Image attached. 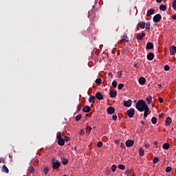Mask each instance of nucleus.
Masks as SVG:
<instances>
[{"instance_id": "nucleus-2", "label": "nucleus", "mask_w": 176, "mask_h": 176, "mask_svg": "<svg viewBox=\"0 0 176 176\" xmlns=\"http://www.w3.org/2000/svg\"><path fill=\"white\" fill-rule=\"evenodd\" d=\"M52 168L54 170H58V168L61 167V162H58V160H56V158L52 159Z\"/></svg>"}, {"instance_id": "nucleus-17", "label": "nucleus", "mask_w": 176, "mask_h": 176, "mask_svg": "<svg viewBox=\"0 0 176 176\" xmlns=\"http://www.w3.org/2000/svg\"><path fill=\"white\" fill-rule=\"evenodd\" d=\"M91 109L90 108V107L87 105L83 107L82 111L85 112V113H88V112H90Z\"/></svg>"}, {"instance_id": "nucleus-48", "label": "nucleus", "mask_w": 176, "mask_h": 176, "mask_svg": "<svg viewBox=\"0 0 176 176\" xmlns=\"http://www.w3.org/2000/svg\"><path fill=\"white\" fill-rule=\"evenodd\" d=\"M158 100L160 102V104H162L163 102V98H162L159 97Z\"/></svg>"}, {"instance_id": "nucleus-28", "label": "nucleus", "mask_w": 176, "mask_h": 176, "mask_svg": "<svg viewBox=\"0 0 176 176\" xmlns=\"http://www.w3.org/2000/svg\"><path fill=\"white\" fill-rule=\"evenodd\" d=\"M139 155H140V156H144V155H145V151H144V148H140Z\"/></svg>"}, {"instance_id": "nucleus-11", "label": "nucleus", "mask_w": 176, "mask_h": 176, "mask_svg": "<svg viewBox=\"0 0 176 176\" xmlns=\"http://www.w3.org/2000/svg\"><path fill=\"white\" fill-rule=\"evenodd\" d=\"M125 145L128 148H130V146H133L134 145V140H126L125 142Z\"/></svg>"}, {"instance_id": "nucleus-9", "label": "nucleus", "mask_w": 176, "mask_h": 176, "mask_svg": "<svg viewBox=\"0 0 176 176\" xmlns=\"http://www.w3.org/2000/svg\"><path fill=\"white\" fill-rule=\"evenodd\" d=\"M118 96V91L116 90L111 91H109V96L111 98H115Z\"/></svg>"}, {"instance_id": "nucleus-55", "label": "nucleus", "mask_w": 176, "mask_h": 176, "mask_svg": "<svg viewBox=\"0 0 176 176\" xmlns=\"http://www.w3.org/2000/svg\"><path fill=\"white\" fill-rule=\"evenodd\" d=\"M164 113H161L159 115V118H164Z\"/></svg>"}, {"instance_id": "nucleus-5", "label": "nucleus", "mask_w": 176, "mask_h": 176, "mask_svg": "<svg viewBox=\"0 0 176 176\" xmlns=\"http://www.w3.org/2000/svg\"><path fill=\"white\" fill-rule=\"evenodd\" d=\"M160 20H162V15H160V14H157L153 18V21H154V23H159Z\"/></svg>"}, {"instance_id": "nucleus-1", "label": "nucleus", "mask_w": 176, "mask_h": 176, "mask_svg": "<svg viewBox=\"0 0 176 176\" xmlns=\"http://www.w3.org/2000/svg\"><path fill=\"white\" fill-rule=\"evenodd\" d=\"M135 108L139 111V112H144V110L148 108V104H146V102H145V100H140L136 103Z\"/></svg>"}, {"instance_id": "nucleus-33", "label": "nucleus", "mask_w": 176, "mask_h": 176, "mask_svg": "<svg viewBox=\"0 0 176 176\" xmlns=\"http://www.w3.org/2000/svg\"><path fill=\"white\" fill-rule=\"evenodd\" d=\"M172 7L174 10H176V0H174L172 3Z\"/></svg>"}, {"instance_id": "nucleus-57", "label": "nucleus", "mask_w": 176, "mask_h": 176, "mask_svg": "<svg viewBox=\"0 0 176 176\" xmlns=\"http://www.w3.org/2000/svg\"><path fill=\"white\" fill-rule=\"evenodd\" d=\"M162 1H163V0H156V3H161Z\"/></svg>"}, {"instance_id": "nucleus-13", "label": "nucleus", "mask_w": 176, "mask_h": 176, "mask_svg": "<svg viewBox=\"0 0 176 176\" xmlns=\"http://www.w3.org/2000/svg\"><path fill=\"white\" fill-rule=\"evenodd\" d=\"M170 53L171 56H175V53H176V47L175 46L170 47Z\"/></svg>"}, {"instance_id": "nucleus-60", "label": "nucleus", "mask_w": 176, "mask_h": 176, "mask_svg": "<svg viewBox=\"0 0 176 176\" xmlns=\"http://www.w3.org/2000/svg\"><path fill=\"white\" fill-rule=\"evenodd\" d=\"M140 123H141L142 124H145V122H144V121H141Z\"/></svg>"}, {"instance_id": "nucleus-36", "label": "nucleus", "mask_w": 176, "mask_h": 176, "mask_svg": "<svg viewBox=\"0 0 176 176\" xmlns=\"http://www.w3.org/2000/svg\"><path fill=\"white\" fill-rule=\"evenodd\" d=\"M62 164H63V166H65L67 164H68V160L67 159H63L62 161Z\"/></svg>"}, {"instance_id": "nucleus-47", "label": "nucleus", "mask_w": 176, "mask_h": 176, "mask_svg": "<svg viewBox=\"0 0 176 176\" xmlns=\"http://www.w3.org/2000/svg\"><path fill=\"white\" fill-rule=\"evenodd\" d=\"M149 146H151L149 144H148L147 143L144 144V148H146V149H148L149 148Z\"/></svg>"}, {"instance_id": "nucleus-14", "label": "nucleus", "mask_w": 176, "mask_h": 176, "mask_svg": "<svg viewBox=\"0 0 176 176\" xmlns=\"http://www.w3.org/2000/svg\"><path fill=\"white\" fill-rule=\"evenodd\" d=\"M121 42L124 43V42H129V36L127 35L124 34L123 36H121Z\"/></svg>"}, {"instance_id": "nucleus-53", "label": "nucleus", "mask_w": 176, "mask_h": 176, "mask_svg": "<svg viewBox=\"0 0 176 176\" xmlns=\"http://www.w3.org/2000/svg\"><path fill=\"white\" fill-rule=\"evenodd\" d=\"M47 173H49V170L47 169V168H45V174H47Z\"/></svg>"}, {"instance_id": "nucleus-8", "label": "nucleus", "mask_w": 176, "mask_h": 176, "mask_svg": "<svg viewBox=\"0 0 176 176\" xmlns=\"http://www.w3.org/2000/svg\"><path fill=\"white\" fill-rule=\"evenodd\" d=\"M123 104H124V107H126L127 108H130V106L131 105V104H133V100H131L130 99L127 101L124 100Z\"/></svg>"}, {"instance_id": "nucleus-43", "label": "nucleus", "mask_w": 176, "mask_h": 176, "mask_svg": "<svg viewBox=\"0 0 176 176\" xmlns=\"http://www.w3.org/2000/svg\"><path fill=\"white\" fill-rule=\"evenodd\" d=\"M97 146L98 148H101V146H102V142H98L97 144Z\"/></svg>"}, {"instance_id": "nucleus-21", "label": "nucleus", "mask_w": 176, "mask_h": 176, "mask_svg": "<svg viewBox=\"0 0 176 176\" xmlns=\"http://www.w3.org/2000/svg\"><path fill=\"white\" fill-rule=\"evenodd\" d=\"M160 10H162V12H166V10H167V6L161 4L160 6Z\"/></svg>"}, {"instance_id": "nucleus-29", "label": "nucleus", "mask_w": 176, "mask_h": 176, "mask_svg": "<svg viewBox=\"0 0 176 176\" xmlns=\"http://www.w3.org/2000/svg\"><path fill=\"white\" fill-rule=\"evenodd\" d=\"M151 123L153 124H156V123H157V118L156 117H153L151 118Z\"/></svg>"}, {"instance_id": "nucleus-56", "label": "nucleus", "mask_w": 176, "mask_h": 176, "mask_svg": "<svg viewBox=\"0 0 176 176\" xmlns=\"http://www.w3.org/2000/svg\"><path fill=\"white\" fill-rule=\"evenodd\" d=\"M121 148H122V149L126 148V146H124V144L123 143L121 144Z\"/></svg>"}, {"instance_id": "nucleus-39", "label": "nucleus", "mask_w": 176, "mask_h": 176, "mask_svg": "<svg viewBox=\"0 0 176 176\" xmlns=\"http://www.w3.org/2000/svg\"><path fill=\"white\" fill-rule=\"evenodd\" d=\"M159 162V157H155L154 159H153V163L154 164H156V163H158Z\"/></svg>"}, {"instance_id": "nucleus-45", "label": "nucleus", "mask_w": 176, "mask_h": 176, "mask_svg": "<svg viewBox=\"0 0 176 176\" xmlns=\"http://www.w3.org/2000/svg\"><path fill=\"white\" fill-rule=\"evenodd\" d=\"M80 135H85V129H81L79 132Z\"/></svg>"}, {"instance_id": "nucleus-24", "label": "nucleus", "mask_w": 176, "mask_h": 176, "mask_svg": "<svg viewBox=\"0 0 176 176\" xmlns=\"http://www.w3.org/2000/svg\"><path fill=\"white\" fill-rule=\"evenodd\" d=\"M28 173H31L32 174H34L35 173V169L32 166H29L28 169Z\"/></svg>"}, {"instance_id": "nucleus-4", "label": "nucleus", "mask_w": 176, "mask_h": 176, "mask_svg": "<svg viewBox=\"0 0 176 176\" xmlns=\"http://www.w3.org/2000/svg\"><path fill=\"white\" fill-rule=\"evenodd\" d=\"M134 113H135V110L134 109H130L126 111V115L130 118L134 116Z\"/></svg>"}, {"instance_id": "nucleus-50", "label": "nucleus", "mask_w": 176, "mask_h": 176, "mask_svg": "<svg viewBox=\"0 0 176 176\" xmlns=\"http://www.w3.org/2000/svg\"><path fill=\"white\" fill-rule=\"evenodd\" d=\"M65 141H67V142L69 141V137L65 136Z\"/></svg>"}, {"instance_id": "nucleus-25", "label": "nucleus", "mask_w": 176, "mask_h": 176, "mask_svg": "<svg viewBox=\"0 0 176 176\" xmlns=\"http://www.w3.org/2000/svg\"><path fill=\"white\" fill-rule=\"evenodd\" d=\"M155 13V9L151 8L148 12H147V16H151V14H153Z\"/></svg>"}, {"instance_id": "nucleus-12", "label": "nucleus", "mask_w": 176, "mask_h": 176, "mask_svg": "<svg viewBox=\"0 0 176 176\" xmlns=\"http://www.w3.org/2000/svg\"><path fill=\"white\" fill-rule=\"evenodd\" d=\"M154 57H155V54H153V52H150L147 54V60H148V61H152Z\"/></svg>"}, {"instance_id": "nucleus-7", "label": "nucleus", "mask_w": 176, "mask_h": 176, "mask_svg": "<svg viewBox=\"0 0 176 176\" xmlns=\"http://www.w3.org/2000/svg\"><path fill=\"white\" fill-rule=\"evenodd\" d=\"M107 112L109 115H113L115 113V107H109L107 109Z\"/></svg>"}, {"instance_id": "nucleus-22", "label": "nucleus", "mask_w": 176, "mask_h": 176, "mask_svg": "<svg viewBox=\"0 0 176 176\" xmlns=\"http://www.w3.org/2000/svg\"><path fill=\"white\" fill-rule=\"evenodd\" d=\"M146 24V23L145 22H140V23H138V25L139 27H140V28H142V30H144V28H145Z\"/></svg>"}, {"instance_id": "nucleus-49", "label": "nucleus", "mask_w": 176, "mask_h": 176, "mask_svg": "<svg viewBox=\"0 0 176 176\" xmlns=\"http://www.w3.org/2000/svg\"><path fill=\"white\" fill-rule=\"evenodd\" d=\"M118 78H122V71L118 72Z\"/></svg>"}, {"instance_id": "nucleus-42", "label": "nucleus", "mask_w": 176, "mask_h": 176, "mask_svg": "<svg viewBox=\"0 0 176 176\" xmlns=\"http://www.w3.org/2000/svg\"><path fill=\"white\" fill-rule=\"evenodd\" d=\"M164 71H170V66L168 65H166L164 67Z\"/></svg>"}, {"instance_id": "nucleus-23", "label": "nucleus", "mask_w": 176, "mask_h": 176, "mask_svg": "<svg viewBox=\"0 0 176 176\" xmlns=\"http://www.w3.org/2000/svg\"><path fill=\"white\" fill-rule=\"evenodd\" d=\"M2 171L3 173H6V174H8V173H9V169L8 168L7 166H6V165H3L2 166Z\"/></svg>"}, {"instance_id": "nucleus-62", "label": "nucleus", "mask_w": 176, "mask_h": 176, "mask_svg": "<svg viewBox=\"0 0 176 176\" xmlns=\"http://www.w3.org/2000/svg\"><path fill=\"white\" fill-rule=\"evenodd\" d=\"M73 149L74 151H76V146H75Z\"/></svg>"}, {"instance_id": "nucleus-58", "label": "nucleus", "mask_w": 176, "mask_h": 176, "mask_svg": "<svg viewBox=\"0 0 176 176\" xmlns=\"http://www.w3.org/2000/svg\"><path fill=\"white\" fill-rule=\"evenodd\" d=\"M158 89H162V84L158 85Z\"/></svg>"}, {"instance_id": "nucleus-59", "label": "nucleus", "mask_w": 176, "mask_h": 176, "mask_svg": "<svg viewBox=\"0 0 176 176\" xmlns=\"http://www.w3.org/2000/svg\"><path fill=\"white\" fill-rule=\"evenodd\" d=\"M153 144L154 145H157V141H154Z\"/></svg>"}, {"instance_id": "nucleus-51", "label": "nucleus", "mask_w": 176, "mask_h": 176, "mask_svg": "<svg viewBox=\"0 0 176 176\" xmlns=\"http://www.w3.org/2000/svg\"><path fill=\"white\" fill-rule=\"evenodd\" d=\"M106 174H107V175H111V170H107Z\"/></svg>"}, {"instance_id": "nucleus-37", "label": "nucleus", "mask_w": 176, "mask_h": 176, "mask_svg": "<svg viewBox=\"0 0 176 176\" xmlns=\"http://www.w3.org/2000/svg\"><path fill=\"white\" fill-rule=\"evenodd\" d=\"M112 86L113 87L116 88V87H118V82H116V80H113L112 82Z\"/></svg>"}, {"instance_id": "nucleus-52", "label": "nucleus", "mask_w": 176, "mask_h": 176, "mask_svg": "<svg viewBox=\"0 0 176 176\" xmlns=\"http://www.w3.org/2000/svg\"><path fill=\"white\" fill-rule=\"evenodd\" d=\"M91 126H87L86 130H88L89 131H91Z\"/></svg>"}, {"instance_id": "nucleus-30", "label": "nucleus", "mask_w": 176, "mask_h": 176, "mask_svg": "<svg viewBox=\"0 0 176 176\" xmlns=\"http://www.w3.org/2000/svg\"><path fill=\"white\" fill-rule=\"evenodd\" d=\"M82 118V114H78L76 116L75 120L76 122H79L80 120V118Z\"/></svg>"}, {"instance_id": "nucleus-27", "label": "nucleus", "mask_w": 176, "mask_h": 176, "mask_svg": "<svg viewBox=\"0 0 176 176\" xmlns=\"http://www.w3.org/2000/svg\"><path fill=\"white\" fill-rule=\"evenodd\" d=\"M163 149L168 150L170 148V144L168 143H164L162 146Z\"/></svg>"}, {"instance_id": "nucleus-35", "label": "nucleus", "mask_w": 176, "mask_h": 176, "mask_svg": "<svg viewBox=\"0 0 176 176\" xmlns=\"http://www.w3.org/2000/svg\"><path fill=\"white\" fill-rule=\"evenodd\" d=\"M81 108H82V104H78L77 105V111H76L77 113H79V111H80Z\"/></svg>"}, {"instance_id": "nucleus-34", "label": "nucleus", "mask_w": 176, "mask_h": 176, "mask_svg": "<svg viewBox=\"0 0 176 176\" xmlns=\"http://www.w3.org/2000/svg\"><path fill=\"white\" fill-rule=\"evenodd\" d=\"M118 167L120 170H124L126 168V166L124 164H120Z\"/></svg>"}, {"instance_id": "nucleus-40", "label": "nucleus", "mask_w": 176, "mask_h": 176, "mask_svg": "<svg viewBox=\"0 0 176 176\" xmlns=\"http://www.w3.org/2000/svg\"><path fill=\"white\" fill-rule=\"evenodd\" d=\"M116 168H118V167L115 164H113L111 166V170L113 173H115V171H116Z\"/></svg>"}, {"instance_id": "nucleus-46", "label": "nucleus", "mask_w": 176, "mask_h": 176, "mask_svg": "<svg viewBox=\"0 0 176 176\" xmlns=\"http://www.w3.org/2000/svg\"><path fill=\"white\" fill-rule=\"evenodd\" d=\"M130 173H131V170L130 169H127L126 171H125V175H129V174H130Z\"/></svg>"}, {"instance_id": "nucleus-26", "label": "nucleus", "mask_w": 176, "mask_h": 176, "mask_svg": "<svg viewBox=\"0 0 176 176\" xmlns=\"http://www.w3.org/2000/svg\"><path fill=\"white\" fill-rule=\"evenodd\" d=\"M146 30L147 31V32H149L151 31V22H147Z\"/></svg>"}, {"instance_id": "nucleus-19", "label": "nucleus", "mask_w": 176, "mask_h": 176, "mask_svg": "<svg viewBox=\"0 0 176 176\" xmlns=\"http://www.w3.org/2000/svg\"><path fill=\"white\" fill-rule=\"evenodd\" d=\"M96 96H91L89 98V102L91 103L92 104H94V102H96Z\"/></svg>"}, {"instance_id": "nucleus-64", "label": "nucleus", "mask_w": 176, "mask_h": 176, "mask_svg": "<svg viewBox=\"0 0 176 176\" xmlns=\"http://www.w3.org/2000/svg\"><path fill=\"white\" fill-rule=\"evenodd\" d=\"M115 144H118V140H116Z\"/></svg>"}, {"instance_id": "nucleus-38", "label": "nucleus", "mask_w": 176, "mask_h": 176, "mask_svg": "<svg viewBox=\"0 0 176 176\" xmlns=\"http://www.w3.org/2000/svg\"><path fill=\"white\" fill-rule=\"evenodd\" d=\"M124 87V84L120 83L118 85V90H122Z\"/></svg>"}, {"instance_id": "nucleus-54", "label": "nucleus", "mask_w": 176, "mask_h": 176, "mask_svg": "<svg viewBox=\"0 0 176 176\" xmlns=\"http://www.w3.org/2000/svg\"><path fill=\"white\" fill-rule=\"evenodd\" d=\"M172 20H176V14L172 16Z\"/></svg>"}, {"instance_id": "nucleus-32", "label": "nucleus", "mask_w": 176, "mask_h": 176, "mask_svg": "<svg viewBox=\"0 0 176 176\" xmlns=\"http://www.w3.org/2000/svg\"><path fill=\"white\" fill-rule=\"evenodd\" d=\"M95 82L96 85H101V83H102V80H101V78H97Z\"/></svg>"}, {"instance_id": "nucleus-61", "label": "nucleus", "mask_w": 176, "mask_h": 176, "mask_svg": "<svg viewBox=\"0 0 176 176\" xmlns=\"http://www.w3.org/2000/svg\"><path fill=\"white\" fill-rule=\"evenodd\" d=\"M116 10H117V12H119V7H116Z\"/></svg>"}, {"instance_id": "nucleus-44", "label": "nucleus", "mask_w": 176, "mask_h": 176, "mask_svg": "<svg viewBox=\"0 0 176 176\" xmlns=\"http://www.w3.org/2000/svg\"><path fill=\"white\" fill-rule=\"evenodd\" d=\"M112 119L116 122V120H118V116L116 115H113L112 116Z\"/></svg>"}, {"instance_id": "nucleus-31", "label": "nucleus", "mask_w": 176, "mask_h": 176, "mask_svg": "<svg viewBox=\"0 0 176 176\" xmlns=\"http://www.w3.org/2000/svg\"><path fill=\"white\" fill-rule=\"evenodd\" d=\"M146 100L148 104H151V102H152V96H149L148 98H146Z\"/></svg>"}, {"instance_id": "nucleus-6", "label": "nucleus", "mask_w": 176, "mask_h": 176, "mask_svg": "<svg viewBox=\"0 0 176 176\" xmlns=\"http://www.w3.org/2000/svg\"><path fill=\"white\" fill-rule=\"evenodd\" d=\"M145 36V32H142V34H138L136 36L137 41H142Z\"/></svg>"}, {"instance_id": "nucleus-18", "label": "nucleus", "mask_w": 176, "mask_h": 176, "mask_svg": "<svg viewBox=\"0 0 176 176\" xmlns=\"http://www.w3.org/2000/svg\"><path fill=\"white\" fill-rule=\"evenodd\" d=\"M146 82V79H145L144 77H140L139 78V83H140V85H145Z\"/></svg>"}, {"instance_id": "nucleus-10", "label": "nucleus", "mask_w": 176, "mask_h": 176, "mask_svg": "<svg viewBox=\"0 0 176 176\" xmlns=\"http://www.w3.org/2000/svg\"><path fill=\"white\" fill-rule=\"evenodd\" d=\"M95 97L96 98H97V100H104V95H102L101 92H97L96 94Z\"/></svg>"}, {"instance_id": "nucleus-63", "label": "nucleus", "mask_w": 176, "mask_h": 176, "mask_svg": "<svg viewBox=\"0 0 176 176\" xmlns=\"http://www.w3.org/2000/svg\"><path fill=\"white\" fill-rule=\"evenodd\" d=\"M0 163H2V158H0Z\"/></svg>"}, {"instance_id": "nucleus-41", "label": "nucleus", "mask_w": 176, "mask_h": 176, "mask_svg": "<svg viewBox=\"0 0 176 176\" xmlns=\"http://www.w3.org/2000/svg\"><path fill=\"white\" fill-rule=\"evenodd\" d=\"M171 170H173V168H171V166H168L166 168V173H170Z\"/></svg>"}, {"instance_id": "nucleus-20", "label": "nucleus", "mask_w": 176, "mask_h": 176, "mask_svg": "<svg viewBox=\"0 0 176 176\" xmlns=\"http://www.w3.org/2000/svg\"><path fill=\"white\" fill-rule=\"evenodd\" d=\"M144 119H146V118L148 117V112H149V107H148L147 108H146L144 110Z\"/></svg>"}, {"instance_id": "nucleus-15", "label": "nucleus", "mask_w": 176, "mask_h": 176, "mask_svg": "<svg viewBox=\"0 0 176 176\" xmlns=\"http://www.w3.org/2000/svg\"><path fill=\"white\" fill-rule=\"evenodd\" d=\"M153 47H154V45H153V43L148 42L146 43V50H149L151 49H153Z\"/></svg>"}, {"instance_id": "nucleus-3", "label": "nucleus", "mask_w": 176, "mask_h": 176, "mask_svg": "<svg viewBox=\"0 0 176 176\" xmlns=\"http://www.w3.org/2000/svg\"><path fill=\"white\" fill-rule=\"evenodd\" d=\"M56 139L58 140V144L60 146H64L65 144V140L61 136V133L59 132L56 136Z\"/></svg>"}, {"instance_id": "nucleus-16", "label": "nucleus", "mask_w": 176, "mask_h": 176, "mask_svg": "<svg viewBox=\"0 0 176 176\" xmlns=\"http://www.w3.org/2000/svg\"><path fill=\"white\" fill-rule=\"evenodd\" d=\"M172 122H173V120L171 119V118L168 117L165 121V126H170Z\"/></svg>"}]
</instances>
